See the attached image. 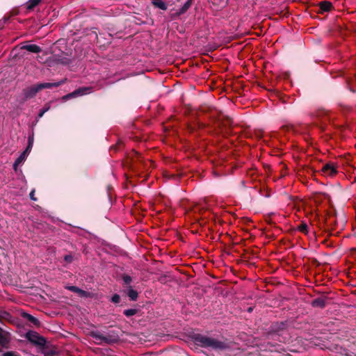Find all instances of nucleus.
Listing matches in <instances>:
<instances>
[{"mask_svg": "<svg viewBox=\"0 0 356 356\" xmlns=\"http://www.w3.org/2000/svg\"><path fill=\"white\" fill-rule=\"evenodd\" d=\"M248 311L249 312H251L252 311V307H249V308L248 309Z\"/></svg>", "mask_w": 356, "mask_h": 356, "instance_id": "obj_29", "label": "nucleus"}, {"mask_svg": "<svg viewBox=\"0 0 356 356\" xmlns=\"http://www.w3.org/2000/svg\"><path fill=\"white\" fill-rule=\"evenodd\" d=\"M78 293L80 296H81V297H86V296H87V292H86V291H83V290H82V289H79V291H78V293Z\"/></svg>", "mask_w": 356, "mask_h": 356, "instance_id": "obj_26", "label": "nucleus"}, {"mask_svg": "<svg viewBox=\"0 0 356 356\" xmlns=\"http://www.w3.org/2000/svg\"><path fill=\"white\" fill-rule=\"evenodd\" d=\"M67 289L71 291L78 293L79 291V288L75 286H67Z\"/></svg>", "mask_w": 356, "mask_h": 356, "instance_id": "obj_25", "label": "nucleus"}, {"mask_svg": "<svg viewBox=\"0 0 356 356\" xmlns=\"http://www.w3.org/2000/svg\"><path fill=\"white\" fill-rule=\"evenodd\" d=\"M320 8L323 11H329L332 8V3L329 1H323L320 3Z\"/></svg>", "mask_w": 356, "mask_h": 356, "instance_id": "obj_16", "label": "nucleus"}, {"mask_svg": "<svg viewBox=\"0 0 356 356\" xmlns=\"http://www.w3.org/2000/svg\"><path fill=\"white\" fill-rule=\"evenodd\" d=\"M51 108L50 104H47L39 112L38 118L36 119V122L39 120L40 118H41L44 114L47 112Z\"/></svg>", "mask_w": 356, "mask_h": 356, "instance_id": "obj_14", "label": "nucleus"}, {"mask_svg": "<svg viewBox=\"0 0 356 356\" xmlns=\"http://www.w3.org/2000/svg\"><path fill=\"white\" fill-rule=\"evenodd\" d=\"M298 229L302 233L307 234L308 231V226L306 223L302 222L298 227Z\"/></svg>", "mask_w": 356, "mask_h": 356, "instance_id": "obj_21", "label": "nucleus"}, {"mask_svg": "<svg viewBox=\"0 0 356 356\" xmlns=\"http://www.w3.org/2000/svg\"><path fill=\"white\" fill-rule=\"evenodd\" d=\"M91 92V88L89 87H83L78 88L73 91L72 92H70L66 95H64L62 97V99L64 101H66L67 99H70L71 98H74L79 96H83L86 94H89Z\"/></svg>", "mask_w": 356, "mask_h": 356, "instance_id": "obj_3", "label": "nucleus"}, {"mask_svg": "<svg viewBox=\"0 0 356 356\" xmlns=\"http://www.w3.org/2000/svg\"><path fill=\"white\" fill-rule=\"evenodd\" d=\"M250 40V39H248V38H246V39H245V41H246V46L248 45V43H249V42H248V41H249Z\"/></svg>", "mask_w": 356, "mask_h": 356, "instance_id": "obj_30", "label": "nucleus"}, {"mask_svg": "<svg viewBox=\"0 0 356 356\" xmlns=\"http://www.w3.org/2000/svg\"><path fill=\"white\" fill-rule=\"evenodd\" d=\"M136 313L137 309H128L124 311V314L127 317L134 316Z\"/></svg>", "mask_w": 356, "mask_h": 356, "instance_id": "obj_20", "label": "nucleus"}, {"mask_svg": "<svg viewBox=\"0 0 356 356\" xmlns=\"http://www.w3.org/2000/svg\"><path fill=\"white\" fill-rule=\"evenodd\" d=\"M26 339L31 341V343L40 346H43L46 343V340L44 338L39 335L36 332L34 331H29L26 334Z\"/></svg>", "mask_w": 356, "mask_h": 356, "instance_id": "obj_2", "label": "nucleus"}, {"mask_svg": "<svg viewBox=\"0 0 356 356\" xmlns=\"http://www.w3.org/2000/svg\"><path fill=\"white\" fill-rule=\"evenodd\" d=\"M127 296L131 300H136L138 298V292L130 286L127 292Z\"/></svg>", "mask_w": 356, "mask_h": 356, "instance_id": "obj_12", "label": "nucleus"}, {"mask_svg": "<svg viewBox=\"0 0 356 356\" xmlns=\"http://www.w3.org/2000/svg\"><path fill=\"white\" fill-rule=\"evenodd\" d=\"M191 1H187L182 6L181 8L179 9V14H183L184 13L188 8L189 7L191 6Z\"/></svg>", "mask_w": 356, "mask_h": 356, "instance_id": "obj_18", "label": "nucleus"}, {"mask_svg": "<svg viewBox=\"0 0 356 356\" xmlns=\"http://www.w3.org/2000/svg\"><path fill=\"white\" fill-rule=\"evenodd\" d=\"M39 91L40 90L36 84L24 89L23 93L25 99H30L35 97Z\"/></svg>", "mask_w": 356, "mask_h": 356, "instance_id": "obj_5", "label": "nucleus"}, {"mask_svg": "<svg viewBox=\"0 0 356 356\" xmlns=\"http://www.w3.org/2000/svg\"><path fill=\"white\" fill-rule=\"evenodd\" d=\"M34 193H35V191L34 190H32L29 194V196H30V198L33 200V201H35L36 200V198L34 197Z\"/></svg>", "mask_w": 356, "mask_h": 356, "instance_id": "obj_27", "label": "nucleus"}, {"mask_svg": "<svg viewBox=\"0 0 356 356\" xmlns=\"http://www.w3.org/2000/svg\"><path fill=\"white\" fill-rule=\"evenodd\" d=\"M8 339L6 334H3L2 330L0 329V344L4 345L7 343Z\"/></svg>", "mask_w": 356, "mask_h": 356, "instance_id": "obj_19", "label": "nucleus"}, {"mask_svg": "<svg viewBox=\"0 0 356 356\" xmlns=\"http://www.w3.org/2000/svg\"><path fill=\"white\" fill-rule=\"evenodd\" d=\"M153 5L163 10L167 9L166 3L163 0H152Z\"/></svg>", "mask_w": 356, "mask_h": 356, "instance_id": "obj_11", "label": "nucleus"}, {"mask_svg": "<svg viewBox=\"0 0 356 356\" xmlns=\"http://www.w3.org/2000/svg\"><path fill=\"white\" fill-rule=\"evenodd\" d=\"M33 141H34V138H33V134H32V135L29 136L28 138V145H27V147H26V149H24L25 153H28L29 154V153L31 152V149L33 147Z\"/></svg>", "mask_w": 356, "mask_h": 356, "instance_id": "obj_13", "label": "nucleus"}, {"mask_svg": "<svg viewBox=\"0 0 356 356\" xmlns=\"http://www.w3.org/2000/svg\"><path fill=\"white\" fill-rule=\"evenodd\" d=\"M321 171L325 176L333 177L337 173V168L333 163H328L323 166Z\"/></svg>", "mask_w": 356, "mask_h": 356, "instance_id": "obj_4", "label": "nucleus"}, {"mask_svg": "<svg viewBox=\"0 0 356 356\" xmlns=\"http://www.w3.org/2000/svg\"><path fill=\"white\" fill-rule=\"evenodd\" d=\"M122 280L125 284H129L132 281V278L128 275H124L122 276Z\"/></svg>", "mask_w": 356, "mask_h": 356, "instance_id": "obj_22", "label": "nucleus"}, {"mask_svg": "<svg viewBox=\"0 0 356 356\" xmlns=\"http://www.w3.org/2000/svg\"><path fill=\"white\" fill-rule=\"evenodd\" d=\"M29 155L28 153H25V151H24L19 156V157L15 160L14 164H13V168L15 169V170H17V168L19 165H20L21 163H22L26 159L27 156Z\"/></svg>", "mask_w": 356, "mask_h": 356, "instance_id": "obj_9", "label": "nucleus"}, {"mask_svg": "<svg viewBox=\"0 0 356 356\" xmlns=\"http://www.w3.org/2000/svg\"><path fill=\"white\" fill-rule=\"evenodd\" d=\"M22 316L35 325H39V321L32 315L27 313H24Z\"/></svg>", "mask_w": 356, "mask_h": 356, "instance_id": "obj_10", "label": "nucleus"}, {"mask_svg": "<svg viewBox=\"0 0 356 356\" xmlns=\"http://www.w3.org/2000/svg\"><path fill=\"white\" fill-rule=\"evenodd\" d=\"M91 336L96 340L100 342H104L106 343H111L113 341L108 337L104 336L99 332H92Z\"/></svg>", "mask_w": 356, "mask_h": 356, "instance_id": "obj_7", "label": "nucleus"}, {"mask_svg": "<svg viewBox=\"0 0 356 356\" xmlns=\"http://www.w3.org/2000/svg\"><path fill=\"white\" fill-rule=\"evenodd\" d=\"M3 356H19V355L13 351H8L4 353Z\"/></svg>", "mask_w": 356, "mask_h": 356, "instance_id": "obj_24", "label": "nucleus"}, {"mask_svg": "<svg viewBox=\"0 0 356 356\" xmlns=\"http://www.w3.org/2000/svg\"><path fill=\"white\" fill-rule=\"evenodd\" d=\"M65 260L67 261V262H70L72 260V257L70 255H66L65 257Z\"/></svg>", "mask_w": 356, "mask_h": 356, "instance_id": "obj_28", "label": "nucleus"}, {"mask_svg": "<svg viewBox=\"0 0 356 356\" xmlns=\"http://www.w3.org/2000/svg\"><path fill=\"white\" fill-rule=\"evenodd\" d=\"M22 49L33 53H40L42 49L36 44H26L22 47Z\"/></svg>", "mask_w": 356, "mask_h": 356, "instance_id": "obj_8", "label": "nucleus"}, {"mask_svg": "<svg viewBox=\"0 0 356 356\" xmlns=\"http://www.w3.org/2000/svg\"><path fill=\"white\" fill-rule=\"evenodd\" d=\"M325 300L323 298H316L312 301V305L314 307H323L325 306Z\"/></svg>", "mask_w": 356, "mask_h": 356, "instance_id": "obj_15", "label": "nucleus"}, {"mask_svg": "<svg viewBox=\"0 0 356 356\" xmlns=\"http://www.w3.org/2000/svg\"><path fill=\"white\" fill-rule=\"evenodd\" d=\"M66 79H63L61 81L54 82V83H40L37 84L40 90L45 88H51L53 87H58L65 82Z\"/></svg>", "mask_w": 356, "mask_h": 356, "instance_id": "obj_6", "label": "nucleus"}, {"mask_svg": "<svg viewBox=\"0 0 356 356\" xmlns=\"http://www.w3.org/2000/svg\"><path fill=\"white\" fill-rule=\"evenodd\" d=\"M111 300L114 303H118L120 300V297L119 295L118 294H115L112 296L111 298Z\"/></svg>", "mask_w": 356, "mask_h": 356, "instance_id": "obj_23", "label": "nucleus"}, {"mask_svg": "<svg viewBox=\"0 0 356 356\" xmlns=\"http://www.w3.org/2000/svg\"><path fill=\"white\" fill-rule=\"evenodd\" d=\"M40 1L41 0H29L28 5L26 6L27 9H29V10L33 9L35 6H36L38 4H39Z\"/></svg>", "mask_w": 356, "mask_h": 356, "instance_id": "obj_17", "label": "nucleus"}, {"mask_svg": "<svg viewBox=\"0 0 356 356\" xmlns=\"http://www.w3.org/2000/svg\"><path fill=\"white\" fill-rule=\"evenodd\" d=\"M193 339L196 345L213 350H222L227 347L224 341L202 334H195Z\"/></svg>", "mask_w": 356, "mask_h": 356, "instance_id": "obj_1", "label": "nucleus"}]
</instances>
